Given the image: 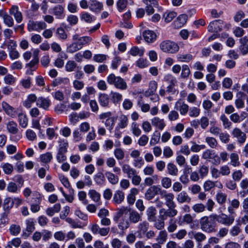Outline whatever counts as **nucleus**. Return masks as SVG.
I'll return each mask as SVG.
<instances>
[{
	"instance_id": "f257e3e1",
	"label": "nucleus",
	"mask_w": 248,
	"mask_h": 248,
	"mask_svg": "<svg viewBox=\"0 0 248 248\" xmlns=\"http://www.w3.org/2000/svg\"><path fill=\"white\" fill-rule=\"evenodd\" d=\"M200 224L201 229L205 232L210 233L217 232V223L213 214L202 217L200 220Z\"/></svg>"
},
{
	"instance_id": "f03ea898",
	"label": "nucleus",
	"mask_w": 248,
	"mask_h": 248,
	"mask_svg": "<svg viewBox=\"0 0 248 248\" xmlns=\"http://www.w3.org/2000/svg\"><path fill=\"white\" fill-rule=\"evenodd\" d=\"M107 81L109 85H113L116 88L121 90H125L127 88V83L124 79L112 73L107 77Z\"/></svg>"
},
{
	"instance_id": "7ed1b4c3",
	"label": "nucleus",
	"mask_w": 248,
	"mask_h": 248,
	"mask_svg": "<svg viewBox=\"0 0 248 248\" xmlns=\"http://www.w3.org/2000/svg\"><path fill=\"white\" fill-rule=\"evenodd\" d=\"M160 48L164 52L172 54L176 53L179 49L178 45L170 40L162 42L160 44Z\"/></svg>"
},
{
	"instance_id": "20e7f679",
	"label": "nucleus",
	"mask_w": 248,
	"mask_h": 248,
	"mask_svg": "<svg viewBox=\"0 0 248 248\" xmlns=\"http://www.w3.org/2000/svg\"><path fill=\"white\" fill-rule=\"evenodd\" d=\"M39 50L38 49L34 50L33 55V59L25 65V67L27 68V73L32 74V72L35 71L38 66L39 58L38 54Z\"/></svg>"
},
{
	"instance_id": "39448f33",
	"label": "nucleus",
	"mask_w": 248,
	"mask_h": 248,
	"mask_svg": "<svg viewBox=\"0 0 248 248\" xmlns=\"http://www.w3.org/2000/svg\"><path fill=\"white\" fill-rule=\"evenodd\" d=\"M47 27L46 23L44 21H33L30 20L27 24V30L29 32L36 31L39 32L45 29Z\"/></svg>"
},
{
	"instance_id": "423d86ee",
	"label": "nucleus",
	"mask_w": 248,
	"mask_h": 248,
	"mask_svg": "<svg viewBox=\"0 0 248 248\" xmlns=\"http://www.w3.org/2000/svg\"><path fill=\"white\" fill-rule=\"evenodd\" d=\"M89 228L94 235L99 234L101 236H107L110 231V228L109 227L106 228L100 227L97 223L90 224Z\"/></svg>"
},
{
	"instance_id": "0eeeda50",
	"label": "nucleus",
	"mask_w": 248,
	"mask_h": 248,
	"mask_svg": "<svg viewBox=\"0 0 248 248\" xmlns=\"http://www.w3.org/2000/svg\"><path fill=\"white\" fill-rule=\"evenodd\" d=\"M213 215L215 219H216V222H217L227 226L231 225L234 220L233 217L229 216L225 214L220 215L213 214Z\"/></svg>"
},
{
	"instance_id": "6e6552de",
	"label": "nucleus",
	"mask_w": 248,
	"mask_h": 248,
	"mask_svg": "<svg viewBox=\"0 0 248 248\" xmlns=\"http://www.w3.org/2000/svg\"><path fill=\"white\" fill-rule=\"evenodd\" d=\"M6 129L12 135H16L17 140L22 138V135L19 132L17 124L13 120L9 121L6 124Z\"/></svg>"
},
{
	"instance_id": "1a4fd4ad",
	"label": "nucleus",
	"mask_w": 248,
	"mask_h": 248,
	"mask_svg": "<svg viewBox=\"0 0 248 248\" xmlns=\"http://www.w3.org/2000/svg\"><path fill=\"white\" fill-rule=\"evenodd\" d=\"M231 134L234 138L237 140L238 143L240 145L243 144L246 141V134L238 127L234 128L231 132Z\"/></svg>"
},
{
	"instance_id": "9d476101",
	"label": "nucleus",
	"mask_w": 248,
	"mask_h": 248,
	"mask_svg": "<svg viewBox=\"0 0 248 248\" xmlns=\"http://www.w3.org/2000/svg\"><path fill=\"white\" fill-rule=\"evenodd\" d=\"M160 196L162 198H164L165 204L168 207H175L176 204L173 200L174 195L172 193H169L166 190L162 189Z\"/></svg>"
},
{
	"instance_id": "9b49d317",
	"label": "nucleus",
	"mask_w": 248,
	"mask_h": 248,
	"mask_svg": "<svg viewBox=\"0 0 248 248\" xmlns=\"http://www.w3.org/2000/svg\"><path fill=\"white\" fill-rule=\"evenodd\" d=\"M9 13L10 15L14 16L17 23H20L23 21V14L17 5H12L9 9Z\"/></svg>"
},
{
	"instance_id": "f8f14e48",
	"label": "nucleus",
	"mask_w": 248,
	"mask_h": 248,
	"mask_svg": "<svg viewBox=\"0 0 248 248\" xmlns=\"http://www.w3.org/2000/svg\"><path fill=\"white\" fill-rule=\"evenodd\" d=\"M162 190L159 186H152L146 190L145 193V198L148 201L151 200L158 193L160 195Z\"/></svg>"
},
{
	"instance_id": "ddd939ff",
	"label": "nucleus",
	"mask_w": 248,
	"mask_h": 248,
	"mask_svg": "<svg viewBox=\"0 0 248 248\" xmlns=\"http://www.w3.org/2000/svg\"><path fill=\"white\" fill-rule=\"evenodd\" d=\"M89 8L92 12L98 14L103 10V4L97 0H89Z\"/></svg>"
},
{
	"instance_id": "4468645a",
	"label": "nucleus",
	"mask_w": 248,
	"mask_h": 248,
	"mask_svg": "<svg viewBox=\"0 0 248 248\" xmlns=\"http://www.w3.org/2000/svg\"><path fill=\"white\" fill-rule=\"evenodd\" d=\"M174 108L179 111L182 115H185L188 111L189 106L181 99H179L175 103Z\"/></svg>"
},
{
	"instance_id": "2eb2a0df",
	"label": "nucleus",
	"mask_w": 248,
	"mask_h": 248,
	"mask_svg": "<svg viewBox=\"0 0 248 248\" xmlns=\"http://www.w3.org/2000/svg\"><path fill=\"white\" fill-rule=\"evenodd\" d=\"M1 106L6 114L12 118H15L16 115V111L14 107L5 101H2Z\"/></svg>"
},
{
	"instance_id": "dca6fc26",
	"label": "nucleus",
	"mask_w": 248,
	"mask_h": 248,
	"mask_svg": "<svg viewBox=\"0 0 248 248\" xmlns=\"http://www.w3.org/2000/svg\"><path fill=\"white\" fill-rule=\"evenodd\" d=\"M51 104L50 100L48 97H39L38 98L36 105L44 110H48Z\"/></svg>"
},
{
	"instance_id": "f3484780",
	"label": "nucleus",
	"mask_w": 248,
	"mask_h": 248,
	"mask_svg": "<svg viewBox=\"0 0 248 248\" xmlns=\"http://www.w3.org/2000/svg\"><path fill=\"white\" fill-rule=\"evenodd\" d=\"M142 213L133 210L129 212V221L131 223L136 224L142 220Z\"/></svg>"
},
{
	"instance_id": "a211bd4d",
	"label": "nucleus",
	"mask_w": 248,
	"mask_h": 248,
	"mask_svg": "<svg viewBox=\"0 0 248 248\" xmlns=\"http://www.w3.org/2000/svg\"><path fill=\"white\" fill-rule=\"evenodd\" d=\"M72 43L68 46L66 49V51L69 53H73L80 50L83 47L79 40L72 39Z\"/></svg>"
},
{
	"instance_id": "6ab92c4d",
	"label": "nucleus",
	"mask_w": 248,
	"mask_h": 248,
	"mask_svg": "<svg viewBox=\"0 0 248 248\" xmlns=\"http://www.w3.org/2000/svg\"><path fill=\"white\" fill-rule=\"evenodd\" d=\"M240 45L239 50L242 55H246L248 53V37L244 36L239 40Z\"/></svg>"
},
{
	"instance_id": "aec40b11",
	"label": "nucleus",
	"mask_w": 248,
	"mask_h": 248,
	"mask_svg": "<svg viewBox=\"0 0 248 248\" xmlns=\"http://www.w3.org/2000/svg\"><path fill=\"white\" fill-rule=\"evenodd\" d=\"M52 13L56 18L62 19L65 17L64 7L61 5H57L52 9Z\"/></svg>"
},
{
	"instance_id": "412c9836",
	"label": "nucleus",
	"mask_w": 248,
	"mask_h": 248,
	"mask_svg": "<svg viewBox=\"0 0 248 248\" xmlns=\"http://www.w3.org/2000/svg\"><path fill=\"white\" fill-rule=\"evenodd\" d=\"M187 16L186 14L180 15L173 22V26L175 29H179L183 27L186 22Z\"/></svg>"
},
{
	"instance_id": "4be33fe9",
	"label": "nucleus",
	"mask_w": 248,
	"mask_h": 248,
	"mask_svg": "<svg viewBox=\"0 0 248 248\" xmlns=\"http://www.w3.org/2000/svg\"><path fill=\"white\" fill-rule=\"evenodd\" d=\"M122 168L123 172L126 174L127 177L129 179H132L138 173L135 169L131 168L128 164H124Z\"/></svg>"
},
{
	"instance_id": "5701e85b",
	"label": "nucleus",
	"mask_w": 248,
	"mask_h": 248,
	"mask_svg": "<svg viewBox=\"0 0 248 248\" xmlns=\"http://www.w3.org/2000/svg\"><path fill=\"white\" fill-rule=\"evenodd\" d=\"M143 37L145 41L149 43L154 42L156 39V33L150 30L145 31L143 32Z\"/></svg>"
},
{
	"instance_id": "b1692460",
	"label": "nucleus",
	"mask_w": 248,
	"mask_h": 248,
	"mask_svg": "<svg viewBox=\"0 0 248 248\" xmlns=\"http://www.w3.org/2000/svg\"><path fill=\"white\" fill-rule=\"evenodd\" d=\"M176 200L179 203H190L191 201V198L185 191H181L177 195Z\"/></svg>"
},
{
	"instance_id": "393cba45",
	"label": "nucleus",
	"mask_w": 248,
	"mask_h": 248,
	"mask_svg": "<svg viewBox=\"0 0 248 248\" xmlns=\"http://www.w3.org/2000/svg\"><path fill=\"white\" fill-rule=\"evenodd\" d=\"M124 199V193L121 190H116L113 195L112 202L115 204L121 203Z\"/></svg>"
},
{
	"instance_id": "a878e982",
	"label": "nucleus",
	"mask_w": 248,
	"mask_h": 248,
	"mask_svg": "<svg viewBox=\"0 0 248 248\" xmlns=\"http://www.w3.org/2000/svg\"><path fill=\"white\" fill-rule=\"evenodd\" d=\"M38 98L34 93L29 94L27 99L23 102V105L27 108H30L33 103L37 102Z\"/></svg>"
},
{
	"instance_id": "bb28decb",
	"label": "nucleus",
	"mask_w": 248,
	"mask_h": 248,
	"mask_svg": "<svg viewBox=\"0 0 248 248\" xmlns=\"http://www.w3.org/2000/svg\"><path fill=\"white\" fill-rule=\"evenodd\" d=\"M72 39L74 40H79L82 47H83L84 46L88 45L92 41V37L90 36H85L80 37L79 35L77 33H76L73 35Z\"/></svg>"
},
{
	"instance_id": "cd10ccee",
	"label": "nucleus",
	"mask_w": 248,
	"mask_h": 248,
	"mask_svg": "<svg viewBox=\"0 0 248 248\" xmlns=\"http://www.w3.org/2000/svg\"><path fill=\"white\" fill-rule=\"evenodd\" d=\"M157 86V83L155 81H151L149 84V88L144 93V95L148 97L150 95H153L156 91Z\"/></svg>"
},
{
	"instance_id": "c85d7f7f",
	"label": "nucleus",
	"mask_w": 248,
	"mask_h": 248,
	"mask_svg": "<svg viewBox=\"0 0 248 248\" xmlns=\"http://www.w3.org/2000/svg\"><path fill=\"white\" fill-rule=\"evenodd\" d=\"M152 124L159 129L162 130L166 126V124L163 119H160L158 117H155L151 119Z\"/></svg>"
},
{
	"instance_id": "c756f323",
	"label": "nucleus",
	"mask_w": 248,
	"mask_h": 248,
	"mask_svg": "<svg viewBox=\"0 0 248 248\" xmlns=\"http://www.w3.org/2000/svg\"><path fill=\"white\" fill-rule=\"evenodd\" d=\"M14 206V200L11 197H7L4 200L3 203V208L5 211V214H8L10 210Z\"/></svg>"
},
{
	"instance_id": "7c9ffc66",
	"label": "nucleus",
	"mask_w": 248,
	"mask_h": 248,
	"mask_svg": "<svg viewBox=\"0 0 248 248\" xmlns=\"http://www.w3.org/2000/svg\"><path fill=\"white\" fill-rule=\"evenodd\" d=\"M18 122L23 128H26L28 125L29 119L25 113H20L18 114Z\"/></svg>"
},
{
	"instance_id": "2f4dec72",
	"label": "nucleus",
	"mask_w": 248,
	"mask_h": 248,
	"mask_svg": "<svg viewBox=\"0 0 248 248\" xmlns=\"http://www.w3.org/2000/svg\"><path fill=\"white\" fill-rule=\"evenodd\" d=\"M149 223L146 221L140 222L137 226V232L139 234H145L148 230Z\"/></svg>"
},
{
	"instance_id": "473e14b6",
	"label": "nucleus",
	"mask_w": 248,
	"mask_h": 248,
	"mask_svg": "<svg viewBox=\"0 0 248 248\" xmlns=\"http://www.w3.org/2000/svg\"><path fill=\"white\" fill-rule=\"evenodd\" d=\"M70 84V80L68 78L59 77L55 78L52 82L54 87L60 85H68Z\"/></svg>"
},
{
	"instance_id": "72a5a7b5",
	"label": "nucleus",
	"mask_w": 248,
	"mask_h": 248,
	"mask_svg": "<svg viewBox=\"0 0 248 248\" xmlns=\"http://www.w3.org/2000/svg\"><path fill=\"white\" fill-rule=\"evenodd\" d=\"M221 20H216L210 23L207 27L208 31L211 32H217L218 31H221V27L218 26L219 23H222Z\"/></svg>"
},
{
	"instance_id": "f704fd0d",
	"label": "nucleus",
	"mask_w": 248,
	"mask_h": 248,
	"mask_svg": "<svg viewBox=\"0 0 248 248\" xmlns=\"http://www.w3.org/2000/svg\"><path fill=\"white\" fill-rule=\"evenodd\" d=\"M98 102L100 105L103 107L108 106L109 103V98L106 93H100L98 97Z\"/></svg>"
},
{
	"instance_id": "c9c22d12",
	"label": "nucleus",
	"mask_w": 248,
	"mask_h": 248,
	"mask_svg": "<svg viewBox=\"0 0 248 248\" xmlns=\"http://www.w3.org/2000/svg\"><path fill=\"white\" fill-rule=\"evenodd\" d=\"M61 209L60 203H56L53 207H48L46 210V214L49 217L53 216L55 213H59Z\"/></svg>"
},
{
	"instance_id": "e433bc0d",
	"label": "nucleus",
	"mask_w": 248,
	"mask_h": 248,
	"mask_svg": "<svg viewBox=\"0 0 248 248\" xmlns=\"http://www.w3.org/2000/svg\"><path fill=\"white\" fill-rule=\"evenodd\" d=\"M105 175L108 182L112 185H115L118 184L119 178L117 175L110 171H106Z\"/></svg>"
},
{
	"instance_id": "4c0bfd02",
	"label": "nucleus",
	"mask_w": 248,
	"mask_h": 248,
	"mask_svg": "<svg viewBox=\"0 0 248 248\" xmlns=\"http://www.w3.org/2000/svg\"><path fill=\"white\" fill-rule=\"evenodd\" d=\"M168 236V234L166 230H161L155 239L156 241L163 244L167 240Z\"/></svg>"
},
{
	"instance_id": "58836bf2",
	"label": "nucleus",
	"mask_w": 248,
	"mask_h": 248,
	"mask_svg": "<svg viewBox=\"0 0 248 248\" xmlns=\"http://www.w3.org/2000/svg\"><path fill=\"white\" fill-rule=\"evenodd\" d=\"M146 214L149 221H154L156 214V210L154 206H150L147 209Z\"/></svg>"
},
{
	"instance_id": "ea45409f",
	"label": "nucleus",
	"mask_w": 248,
	"mask_h": 248,
	"mask_svg": "<svg viewBox=\"0 0 248 248\" xmlns=\"http://www.w3.org/2000/svg\"><path fill=\"white\" fill-rule=\"evenodd\" d=\"M80 18L81 20L88 23H92L96 19L94 16L86 12H84L81 14Z\"/></svg>"
},
{
	"instance_id": "a19ab883",
	"label": "nucleus",
	"mask_w": 248,
	"mask_h": 248,
	"mask_svg": "<svg viewBox=\"0 0 248 248\" xmlns=\"http://www.w3.org/2000/svg\"><path fill=\"white\" fill-rule=\"evenodd\" d=\"M128 123V119L127 116L125 115H121L119 119V123H118L116 127L123 129L125 128L127 125Z\"/></svg>"
},
{
	"instance_id": "79ce46f5",
	"label": "nucleus",
	"mask_w": 248,
	"mask_h": 248,
	"mask_svg": "<svg viewBox=\"0 0 248 248\" xmlns=\"http://www.w3.org/2000/svg\"><path fill=\"white\" fill-rule=\"evenodd\" d=\"M40 161L44 163H48L53 159V155L51 152H46L45 154H42L39 157Z\"/></svg>"
},
{
	"instance_id": "37998d69",
	"label": "nucleus",
	"mask_w": 248,
	"mask_h": 248,
	"mask_svg": "<svg viewBox=\"0 0 248 248\" xmlns=\"http://www.w3.org/2000/svg\"><path fill=\"white\" fill-rule=\"evenodd\" d=\"M240 205V202L237 199H233L231 202V205L228 207V212L231 214L235 213L234 210L237 209Z\"/></svg>"
},
{
	"instance_id": "c03bdc74",
	"label": "nucleus",
	"mask_w": 248,
	"mask_h": 248,
	"mask_svg": "<svg viewBox=\"0 0 248 248\" xmlns=\"http://www.w3.org/2000/svg\"><path fill=\"white\" fill-rule=\"evenodd\" d=\"M177 16V13L173 11H167L164 13L163 18L166 23L171 21Z\"/></svg>"
},
{
	"instance_id": "a18cd8bd",
	"label": "nucleus",
	"mask_w": 248,
	"mask_h": 248,
	"mask_svg": "<svg viewBox=\"0 0 248 248\" xmlns=\"http://www.w3.org/2000/svg\"><path fill=\"white\" fill-rule=\"evenodd\" d=\"M177 58L179 62H188L193 59V56L190 54H179Z\"/></svg>"
},
{
	"instance_id": "49530a36",
	"label": "nucleus",
	"mask_w": 248,
	"mask_h": 248,
	"mask_svg": "<svg viewBox=\"0 0 248 248\" xmlns=\"http://www.w3.org/2000/svg\"><path fill=\"white\" fill-rule=\"evenodd\" d=\"M230 164L233 167H238L240 165L238 155L236 153H233L230 155Z\"/></svg>"
},
{
	"instance_id": "de8ad7c7",
	"label": "nucleus",
	"mask_w": 248,
	"mask_h": 248,
	"mask_svg": "<svg viewBox=\"0 0 248 248\" xmlns=\"http://www.w3.org/2000/svg\"><path fill=\"white\" fill-rule=\"evenodd\" d=\"M130 224L131 223L129 220L122 218L118 223V227L120 230L124 231L130 227Z\"/></svg>"
},
{
	"instance_id": "09e8293b",
	"label": "nucleus",
	"mask_w": 248,
	"mask_h": 248,
	"mask_svg": "<svg viewBox=\"0 0 248 248\" xmlns=\"http://www.w3.org/2000/svg\"><path fill=\"white\" fill-rule=\"evenodd\" d=\"M94 180L98 185H103L105 183V178L102 172L97 173L94 176Z\"/></svg>"
},
{
	"instance_id": "8fccbe9b",
	"label": "nucleus",
	"mask_w": 248,
	"mask_h": 248,
	"mask_svg": "<svg viewBox=\"0 0 248 248\" xmlns=\"http://www.w3.org/2000/svg\"><path fill=\"white\" fill-rule=\"evenodd\" d=\"M167 170L168 173L172 176H177L178 172V170L177 167L172 163H169L167 165Z\"/></svg>"
},
{
	"instance_id": "3c124183",
	"label": "nucleus",
	"mask_w": 248,
	"mask_h": 248,
	"mask_svg": "<svg viewBox=\"0 0 248 248\" xmlns=\"http://www.w3.org/2000/svg\"><path fill=\"white\" fill-rule=\"evenodd\" d=\"M10 234L13 236H17L21 232V227L17 224H12L9 228Z\"/></svg>"
},
{
	"instance_id": "603ef678",
	"label": "nucleus",
	"mask_w": 248,
	"mask_h": 248,
	"mask_svg": "<svg viewBox=\"0 0 248 248\" xmlns=\"http://www.w3.org/2000/svg\"><path fill=\"white\" fill-rule=\"evenodd\" d=\"M127 210V207L122 206L118 209L117 212L115 213L113 217V220L115 222H118L119 219L124 214Z\"/></svg>"
},
{
	"instance_id": "864d4df0",
	"label": "nucleus",
	"mask_w": 248,
	"mask_h": 248,
	"mask_svg": "<svg viewBox=\"0 0 248 248\" xmlns=\"http://www.w3.org/2000/svg\"><path fill=\"white\" fill-rule=\"evenodd\" d=\"M90 116V113L87 111H81L80 112L78 116H77V114L76 113H72L70 116V119H73L76 117H78L80 119H85L89 118Z\"/></svg>"
},
{
	"instance_id": "5fc2aeb1",
	"label": "nucleus",
	"mask_w": 248,
	"mask_h": 248,
	"mask_svg": "<svg viewBox=\"0 0 248 248\" xmlns=\"http://www.w3.org/2000/svg\"><path fill=\"white\" fill-rule=\"evenodd\" d=\"M192 209L195 213L199 214L205 211L206 206L202 203H197L192 206Z\"/></svg>"
},
{
	"instance_id": "6e6d98bb",
	"label": "nucleus",
	"mask_w": 248,
	"mask_h": 248,
	"mask_svg": "<svg viewBox=\"0 0 248 248\" xmlns=\"http://www.w3.org/2000/svg\"><path fill=\"white\" fill-rule=\"evenodd\" d=\"M67 151L58 150V152L56 154V159L58 162L61 163L66 160L67 157L66 154Z\"/></svg>"
},
{
	"instance_id": "4d7b16f0",
	"label": "nucleus",
	"mask_w": 248,
	"mask_h": 248,
	"mask_svg": "<svg viewBox=\"0 0 248 248\" xmlns=\"http://www.w3.org/2000/svg\"><path fill=\"white\" fill-rule=\"evenodd\" d=\"M58 143L59 148L58 150L67 151L69 144L66 140L59 139L58 140Z\"/></svg>"
},
{
	"instance_id": "13d9d810",
	"label": "nucleus",
	"mask_w": 248,
	"mask_h": 248,
	"mask_svg": "<svg viewBox=\"0 0 248 248\" xmlns=\"http://www.w3.org/2000/svg\"><path fill=\"white\" fill-rule=\"evenodd\" d=\"M130 54L133 56H142L144 53V48H139L138 46L132 47L130 51Z\"/></svg>"
},
{
	"instance_id": "bf43d9fd",
	"label": "nucleus",
	"mask_w": 248,
	"mask_h": 248,
	"mask_svg": "<svg viewBox=\"0 0 248 248\" xmlns=\"http://www.w3.org/2000/svg\"><path fill=\"white\" fill-rule=\"evenodd\" d=\"M116 120V118L115 117H111L106 120L105 125L110 132L113 129Z\"/></svg>"
},
{
	"instance_id": "052dcab7",
	"label": "nucleus",
	"mask_w": 248,
	"mask_h": 248,
	"mask_svg": "<svg viewBox=\"0 0 248 248\" xmlns=\"http://www.w3.org/2000/svg\"><path fill=\"white\" fill-rule=\"evenodd\" d=\"M177 228L176 220L174 218H170L168 222L167 230L169 232H174Z\"/></svg>"
},
{
	"instance_id": "680f3d73",
	"label": "nucleus",
	"mask_w": 248,
	"mask_h": 248,
	"mask_svg": "<svg viewBox=\"0 0 248 248\" xmlns=\"http://www.w3.org/2000/svg\"><path fill=\"white\" fill-rule=\"evenodd\" d=\"M160 133L158 131H155L153 133L150 141L151 146L155 145L156 143H158L160 141Z\"/></svg>"
},
{
	"instance_id": "e2e57ef3",
	"label": "nucleus",
	"mask_w": 248,
	"mask_h": 248,
	"mask_svg": "<svg viewBox=\"0 0 248 248\" xmlns=\"http://www.w3.org/2000/svg\"><path fill=\"white\" fill-rule=\"evenodd\" d=\"M220 120L222 122V124L225 129H229L231 127L232 123L229 121V119L225 114H222L220 117Z\"/></svg>"
},
{
	"instance_id": "0e129e2a",
	"label": "nucleus",
	"mask_w": 248,
	"mask_h": 248,
	"mask_svg": "<svg viewBox=\"0 0 248 248\" xmlns=\"http://www.w3.org/2000/svg\"><path fill=\"white\" fill-rule=\"evenodd\" d=\"M216 199L217 202L219 204H223L226 201L227 195L225 193L219 191L217 194Z\"/></svg>"
},
{
	"instance_id": "69168bd1",
	"label": "nucleus",
	"mask_w": 248,
	"mask_h": 248,
	"mask_svg": "<svg viewBox=\"0 0 248 248\" xmlns=\"http://www.w3.org/2000/svg\"><path fill=\"white\" fill-rule=\"evenodd\" d=\"M90 197L95 202H99L100 200L101 195L94 189L90 190L88 193Z\"/></svg>"
},
{
	"instance_id": "338daca9",
	"label": "nucleus",
	"mask_w": 248,
	"mask_h": 248,
	"mask_svg": "<svg viewBox=\"0 0 248 248\" xmlns=\"http://www.w3.org/2000/svg\"><path fill=\"white\" fill-rule=\"evenodd\" d=\"M42 201V196L38 192H34L32 195V197L31 200V203H41Z\"/></svg>"
},
{
	"instance_id": "774afa93",
	"label": "nucleus",
	"mask_w": 248,
	"mask_h": 248,
	"mask_svg": "<svg viewBox=\"0 0 248 248\" xmlns=\"http://www.w3.org/2000/svg\"><path fill=\"white\" fill-rule=\"evenodd\" d=\"M110 96L111 100L114 103H118L120 102L123 98L122 95L117 92H111Z\"/></svg>"
}]
</instances>
